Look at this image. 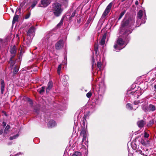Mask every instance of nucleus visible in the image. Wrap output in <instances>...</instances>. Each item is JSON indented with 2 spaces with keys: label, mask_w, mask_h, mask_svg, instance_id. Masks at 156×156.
Listing matches in <instances>:
<instances>
[{
  "label": "nucleus",
  "mask_w": 156,
  "mask_h": 156,
  "mask_svg": "<svg viewBox=\"0 0 156 156\" xmlns=\"http://www.w3.org/2000/svg\"><path fill=\"white\" fill-rule=\"evenodd\" d=\"M63 19H62L60 20V22L57 25V27H60L61 25L63 24Z\"/></svg>",
  "instance_id": "35"
},
{
  "label": "nucleus",
  "mask_w": 156,
  "mask_h": 156,
  "mask_svg": "<svg viewBox=\"0 0 156 156\" xmlns=\"http://www.w3.org/2000/svg\"><path fill=\"white\" fill-rule=\"evenodd\" d=\"M92 61L93 62V65H92V67H93V66L94 63V60L93 58H92Z\"/></svg>",
  "instance_id": "51"
},
{
  "label": "nucleus",
  "mask_w": 156,
  "mask_h": 156,
  "mask_svg": "<svg viewBox=\"0 0 156 156\" xmlns=\"http://www.w3.org/2000/svg\"><path fill=\"white\" fill-rule=\"evenodd\" d=\"M112 2H111L109 4L104 12L102 16V17H105L108 14L112 8Z\"/></svg>",
  "instance_id": "6"
},
{
  "label": "nucleus",
  "mask_w": 156,
  "mask_h": 156,
  "mask_svg": "<svg viewBox=\"0 0 156 156\" xmlns=\"http://www.w3.org/2000/svg\"><path fill=\"white\" fill-rule=\"evenodd\" d=\"M14 56V55L13 56H11V58H10V60L9 61V63L10 64V67L12 69L13 67V66L15 64V61L13 59V58Z\"/></svg>",
  "instance_id": "15"
},
{
  "label": "nucleus",
  "mask_w": 156,
  "mask_h": 156,
  "mask_svg": "<svg viewBox=\"0 0 156 156\" xmlns=\"http://www.w3.org/2000/svg\"><path fill=\"white\" fill-rule=\"evenodd\" d=\"M81 135L83 136V139L81 142V144L83 146H84V145H88V142L87 140H86V137L87 136V133L86 129L85 127L82 129L81 132Z\"/></svg>",
  "instance_id": "4"
},
{
  "label": "nucleus",
  "mask_w": 156,
  "mask_h": 156,
  "mask_svg": "<svg viewBox=\"0 0 156 156\" xmlns=\"http://www.w3.org/2000/svg\"><path fill=\"white\" fill-rule=\"evenodd\" d=\"M126 108L128 109H129V110H132V109H134V110H136V108L135 109H133V108L132 106V105L130 104V103H128L126 105Z\"/></svg>",
  "instance_id": "25"
},
{
  "label": "nucleus",
  "mask_w": 156,
  "mask_h": 156,
  "mask_svg": "<svg viewBox=\"0 0 156 156\" xmlns=\"http://www.w3.org/2000/svg\"><path fill=\"white\" fill-rule=\"evenodd\" d=\"M10 128V126L9 125H8L6 127L4 131V135L5 136L6 135L8 134L9 132V129Z\"/></svg>",
  "instance_id": "20"
},
{
  "label": "nucleus",
  "mask_w": 156,
  "mask_h": 156,
  "mask_svg": "<svg viewBox=\"0 0 156 156\" xmlns=\"http://www.w3.org/2000/svg\"><path fill=\"white\" fill-rule=\"evenodd\" d=\"M18 70H19V69H18V66L17 65H16L15 66V67H14V68L13 72V73L14 74H16L17 73V72L18 71Z\"/></svg>",
  "instance_id": "27"
},
{
  "label": "nucleus",
  "mask_w": 156,
  "mask_h": 156,
  "mask_svg": "<svg viewBox=\"0 0 156 156\" xmlns=\"http://www.w3.org/2000/svg\"><path fill=\"white\" fill-rule=\"evenodd\" d=\"M91 93L90 92L86 94L87 97L88 98H90V97L91 96Z\"/></svg>",
  "instance_id": "39"
},
{
  "label": "nucleus",
  "mask_w": 156,
  "mask_h": 156,
  "mask_svg": "<svg viewBox=\"0 0 156 156\" xmlns=\"http://www.w3.org/2000/svg\"><path fill=\"white\" fill-rule=\"evenodd\" d=\"M146 141L147 143V145L148 144H149V141L148 140H146Z\"/></svg>",
  "instance_id": "49"
},
{
  "label": "nucleus",
  "mask_w": 156,
  "mask_h": 156,
  "mask_svg": "<svg viewBox=\"0 0 156 156\" xmlns=\"http://www.w3.org/2000/svg\"><path fill=\"white\" fill-rule=\"evenodd\" d=\"M68 79V76L67 75H64L61 78V80L62 81H66Z\"/></svg>",
  "instance_id": "28"
},
{
  "label": "nucleus",
  "mask_w": 156,
  "mask_h": 156,
  "mask_svg": "<svg viewBox=\"0 0 156 156\" xmlns=\"http://www.w3.org/2000/svg\"><path fill=\"white\" fill-rule=\"evenodd\" d=\"M6 125V123L5 122H2V125L3 126H5Z\"/></svg>",
  "instance_id": "46"
},
{
  "label": "nucleus",
  "mask_w": 156,
  "mask_h": 156,
  "mask_svg": "<svg viewBox=\"0 0 156 156\" xmlns=\"http://www.w3.org/2000/svg\"><path fill=\"white\" fill-rule=\"evenodd\" d=\"M152 71L154 72V73H155V75H156V67L155 68L153 69Z\"/></svg>",
  "instance_id": "44"
},
{
  "label": "nucleus",
  "mask_w": 156,
  "mask_h": 156,
  "mask_svg": "<svg viewBox=\"0 0 156 156\" xmlns=\"http://www.w3.org/2000/svg\"><path fill=\"white\" fill-rule=\"evenodd\" d=\"M132 31V29L129 28V20L124 19L121 23L120 34L123 37H127Z\"/></svg>",
  "instance_id": "1"
},
{
  "label": "nucleus",
  "mask_w": 156,
  "mask_h": 156,
  "mask_svg": "<svg viewBox=\"0 0 156 156\" xmlns=\"http://www.w3.org/2000/svg\"><path fill=\"white\" fill-rule=\"evenodd\" d=\"M143 15V12L142 10H140L138 12L137 17L138 19H140L142 16Z\"/></svg>",
  "instance_id": "24"
},
{
  "label": "nucleus",
  "mask_w": 156,
  "mask_h": 156,
  "mask_svg": "<svg viewBox=\"0 0 156 156\" xmlns=\"http://www.w3.org/2000/svg\"><path fill=\"white\" fill-rule=\"evenodd\" d=\"M154 120L152 119L149 121V123L147 124V126H150L154 123Z\"/></svg>",
  "instance_id": "33"
},
{
  "label": "nucleus",
  "mask_w": 156,
  "mask_h": 156,
  "mask_svg": "<svg viewBox=\"0 0 156 156\" xmlns=\"http://www.w3.org/2000/svg\"><path fill=\"white\" fill-rule=\"evenodd\" d=\"M53 83L51 81H49L48 84V87L46 89V91L47 92H48L52 87Z\"/></svg>",
  "instance_id": "18"
},
{
  "label": "nucleus",
  "mask_w": 156,
  "mask_h": 156,
  "mask_svg": "<svg viewBox=\"0 0 156 156\" xmlns=\"http://www.w3.org/2000/svg\"><path fill=\"white\" fill-rule=\"evenodd\" d=\"M30 14H27L25 17V19H28L30 17Z\"/></svg>",
  "instance_id": "42"
},
{
  "label": "nucleus",
  "mask_w": 156,
  "mask_h": 156,
  "mask_svg": "<svg viewBox=\"0 0 156 156\" xmlns=\"http://www.w3.org/2000/svg\"><path fill=\"white\" fill-rule=\"evenodd\" d=\"M45 87H42L41 88L38 89V91L39 93L41 94L43 93L44 91Z\"/></svg>",
  "instance_id": "34"
},
{
  "label": "nucleus",
  "mask_w": 156,
  "mask_h": 156,
  "mask_svg": "<svg viewBox=\"0 0 156 156\" xmlns=\"http://www.w3.org/2000/svg\"><path fill=\"white\" fill-rule=\"evenodd\" d=\"M99 88L98 90V93L101 96L103 94L106 90V86L103 82H100L99 84Z\"/></svg>",
  "instance_id": "5"
},
{
  "label": "nucleus",
  "mask_w": 156,
  "mask_h": 156,
  "mask_svg": "<svg viewBox=\"0 0 156 156\" xmlns=\"http://www.w3.org/2000/svg\"><path fill=\"white\" fill-rule=\"evenodd\" d=\"M149 134L147 133L146 132H145L144 133V137L145 138H148L149 136Z\"/></svg>",
  "instance_id": "40"
},
{
  "label": "nucleus",
  "mask_w": 156,
  "mask_h": 156,
  "mask_svg": "<svg viewBox=\"0 0 156 156\" xmlns=\"http://www.w3.org/2000/svg\"><path fill=\"white\" fill-rule=\"evenodd\" d=\"M10 52L12 54V56H13L14 55L15 56V54L16 52V48L15 47L12 48L10 49Z\"/></svg>",
  "instance_id": "22"
},
{
  "label": "nucleus",
  "mask_w": 156,
  "mask_h": 156,
  "mask_svg": "<svg viewBox=\"0 0 156 156\" xmlns=\"http://www.w3.org/2000/svg\"><path fill=\"white\" fill-rule=\"evenodd\" d=\"M21 154V153H20H20H17V154H16L15 155H14V156H17V155H19V154Z\"/></svg>",
  "instance_id": "53"
},
{
  "label": "nucleus",
  "mask_w": 156,
  "mask_h": 156,
  "mask_svg": "<svg viewBox=\"0 0 156 156\" xmlns=\"http://www.w3.org/2000/svg\"><path fill=\"white\" fill-rule=\"evenodd\" d=\"M106 34H105L103 35L102 37L100 43V45H103L105 44V39L106 38Z\"/></svg>",
  "instance_id": "17"
},
{
  "label": "nucleus",
  "mask_w": 156,
  "mask_h": 156,
  "mask_svg": "<svg viewBox=\"0 0 156 156\" xmlns=\"http://www.w3.org/2000/svg\"><path fill=\"white\" fill-rule=\"evenodd\" d=\"M48 39V37H46L45 38V42H47Z\"/></svg>",
  "instance_id": "48"
},
{
  "label": "nucleus",
  "mask_w": 156,
  "mask_h": 156,
  "mask_svg": "<svg viewBox=\"0 0 156 156\" xmlns=\"http://www.w3.org/2000/svg\"><path fill=\"white\" fill-rule=\"evenodd\" d=\"M19 36V34H17L16 35V37H18Z\"/></svg>",
  "instance_id": "55"
},
{
  "label": "nucleus",
  "mask_w": 156,
  "mask_h": 156,
  "mask_svg": "<svg viewBox=\"0 0 156 156\" xmlns=\"http://www.w3.org/2000/svg\"><path fill=\"white\" fill-rule=\"evenodd\" d=\"M39 0H30V7L33 9L36 5Z\"/></svg>",
  "instance_id": "14"
},
{
  "label": "nucleus",
  "mask_w": 156,
  "mask_h": 156,
  "mask_svg": "<svg viewBox=\"0 0 156 156\" xmlns=\"http://www.w3.org/2000/svg\"><path fill=\"white\" fill-rule=\"evenodd\" d=\"M11 144V143H9V144H8V145H10V144Z\"/></svg>",
  "instance_id": "59"
},
{
  "label": "nucleus",
  "mask_w": 156,
  "mask_h": 156,
  "mask_svg": "<svg viewBox=\"0 0 156 156\" xmlns=\"http://www.w3.org/2000/svg\"><path fill=\"white\" fill-rule=\"evenodd\" d=\"M24 2L22 3L20 5V6L22 7L24 5Z\"/></svg>",
  "instance_id": "52"
},
{
  "label": "nucleus",
  "mask_w": 156,
  "mask_h": 156,
  "mask_svg": "<svg viewBox=\"0 0 156 156\" xmlns=\"http://www.w3.org/2000/svg\"><path fill=\"white\" fill-rule=\"evenodd\" d=\"M18 18V15H16L13 18L12 23H14L16 22L17 21Z\"/></svg>",
  "instance_id": "26"
},
{
  "label": "nucleus",
  "mask_w": 156,
  "mask_h": 156,
  "mask_svg": "<svg viewBox=\"0 0 156 156\" xmlns=\"http://www.w3.org/2000/svg\"><path fill=\"white\" fill-rule=\"evenodd\" d=\"M1 93L3 94L4 93V91L5 90V83L4 81L3 80H1Z\"/></svg>",
  "instance_id": "16"
},
{
  "label": "nucleus",
  "mask_w": 156,
  "mask_h": 156,
  "mask_svg": "<svg viewBox=\"0 0 156 156\" xmlns=\"http://www.w3.org/2000/svg\"><path fill=\"white\" fill-rule=\"evenodd\" d=\"M19 135L18 134H16V135H15L13 136H10L9 137V140H12L15 139L17 138V137H18Z\"/></svg>",
  "instance_id": "30"
},
{
  "label": "nucleus",
  "mask_w": 156,
  "mask_h": 156,
  "mask_svg": "<svg viewBox=\"0 0 156 156\" xmlns=\"http://www.w3.org/2000/svg\"><path fill=\"white\" fill-rule=\"evenodd\" d=\"M81 153L79 151H76L73 154L72 156H81Z\"/></svg>",
  "instance_id": "29"
},
{
  "label": "nucleus",
  "mask_w": 156,
  "mask_h": 156,
  "mask_svg": "<svg viewBox=\"0 0 156 156\" xmlns=\"http://www.w3.org/2000/svg\"><path fill=\"white\" fill-rule=\"evenodd\" d=\"M142 108L143 110L145 112H148V106H147L145 105H142Z\"/></svg>",
  "instance_id": "23"
},
{
  "label": "nucleus",
  "mask_w": 156,
  "mask_h": 156,
  "mask_svg": "<svg viewBox=\"0 0 156 156\" xmlns=\"http://www.w3.org/2000/svg\"><path fill=\"white\" fill-rule=\"evenodd\" d=\"M3 133V130H0V134H2Z\"/></svg>",
  "instance_id": "50"
},
{
  "label": "nucleus",
  "mask_w": 156,
  "mask_h": 156,
  "mask_svg": "<svg viewBox=\"0 0 156 156\" xmlns=\"http://www.w3.org/2000/svg\"><path fill=\"white\" fill-rule=\"evenodd\" d=\"M138 91L134 90L133 91H129L128 92V93L129 94H131L133 95H136L138 93Z\"/></svg>",
  "instance_id": "21"
},
{
  "label": "nucleus",
  "mask_w": 156,
  "mask_h": 156,
  "mask_svg": "<svg viewBox=\"0 0 156 156\" xmlns=\"http://www.w3.org/2000/svg\"><path fill=\"white\" fill-rule=\"evenodd\" d=\"M126 12V10H124L120 13L119 17L118 18V20H119L122 17V16L125 14Z\"/></svg>",
  "instance_id": "31"
},
{
  "label": "nucleus",
  "mask_w": 156,
  "mask_h": 156,
  "mask_svg": "<svg viewBox=\"0 0 156 156\" xmlns=\"http://www.w3.org/2000/svg\"><path fill=\"white\" fill-rule=\"evenodd\" d=\"M146 122L144 120H141L137 122V124L140 128H142L146 124Z\"/></svg>",
  "instance_id": "13"
},
{
  "label": "nucleus",
  "mask_w": 156,
  "mask_h": 156,
  "mask_svg": "<svg viewBox=\"0 0 156 156\" xmlns=\"http://www.w3.org/2000/svg\"><path fill=\"white\" fill-rule=\"evenodd\" d=\"M52 10L54 15L58 16L61 14L62 9L61 8V5L58 3H56L53 5Z\"/></svg>",
  "instance_id": "2"
},
{
  "label": "nucleus",
  "mask_w": 156,
  "mask_h": 156,
  "mask_svg": "<svg viewBox=\"0 0 156 156\" xmlns=\"http://www.w3.org/2000/svg\"><path fill=\"white\" fill-rule=\"evenodd\" d=\"M35 28L34 26L31 27L27 32V36L33 37L35 34Z\"/></svg>",
  "instance_id": "7"
},
{
  "label": "nucleus",
  "mask_w": 156,
  "mask_h": 156,
  "mask_svg": "<svg viewBox=\"0 0 156 156\" xmlns=\"http://www.w3.org/2000/svg\"><path fill=\"white\" fill-rule=\"evenodd\" d=\"M62 68V65L61 64H60L58 65V68L57 72L58 74L59 75L60 73V71Z\"/></svg>",
  "instance_id": "32"
},
{
  "label": "nucleus",
  "mask_w": 156,
  "mask_h": 156,
  "mask_svg": "<svg viewBox=\"0 0 156 156\" xmlns=\"http://www.w3.org/2000/svg\"><path fill=\"white\" fill-rule=\"evenodd\" d=\"M5 116H6V113H5Z\"/></svg>",
  "instance_id": "60"
},
{
  "label": "nucleus",
  "mask_w": 156,
  "mask_h": 156,
  "mask_svg": "<svg viewBox=\"0 0 156 156\" xmlns=\"http://www.w3.org/2000/svg\"><path fill=\"white\" fill-rule=\"evenodd\" d=\"M98 45L97 44H95L94 46V51L95 52L96 54H97L98 50Z\"/></svg>",
  "instance_id": "38"
},
{
  "label": "nucleus",
  "mask_w": 156,
  "mask_h": 156,
  "mask_svg": "<svg viewBox=\"0 0 156 156\" xmlns=\"http://www.w3.org/2000/svg\"><path fill=\"white\" fill-rule=\"evenodd\" d=\"M50 3V0H41V4L39 6L42 7H45L48 6Z\"/></svg>",
  "instance_id": "8"
},
{
  "label": "nucleus",
  "mask_w": 156,
  "mask_h": 156,
  "mask_svg": "<svg viewBox=\"0 0 156 156\" xmlns=\"http://www.w3.org/2000/svg\"><path fill=\"white\" fill-rule=\"evenodd\" d=\"M76 11H74L72 13H71L70 15H69L68 13L66 14V17L69 20L70 22L72 21L73 18L76 15Z\"/></svg>",
  "instance_id": "10"
},
{
  "label": "nucleus",
  "mask_w": 156,
  "mask_h": 156,
  "mask_svg": "<svg viewBox=\"0 0 156 156\" xmlns=\"http://www.w3.org/2000/svg\"><path fill=\"white\" fill-rule=\"evenodd\" d=\"M102 64L101 62H97V66L100 70L101 69Z\"/></svg>",
  "instance_id": "36"
},
{
  "label": "nucleus",
  "mask_w": 156,
  "mask_h": 156,
  "mask_svg": "<svg viewBox=\"0 0 156 156\" xmlns=\"http://www.w3.org/2000/svg\"><path fill=\"white\" fill-rule=\"evenodd\" d=\"M156 110V106L152 104H150L148 105V112H153Z\"/></svg>",
  "instance_id": "11"
},
{
  "label": "nucleus",
  "mask_w": 156,
  "mask_h": 156,
  "mask_svg": "<svg viewBox=\"0 0 156 156\" xmlns=\"http://www.w3.org/2000/svg\"><path fill=\"white\" fill-rule=\"evenodd\" d=\"M154 88L155 89H156V85H155L154 86Z\"/></svg>",
  "instance_id": "56"
},
{
  "label": "nucleus",
  "mask_w": 156,
  "mask_h": 156,
  "mask_svg": "<svg viewBox=\"0 0 156 156\" xmlns=\"http://www.w3.org/2000/svg\"><path fill=\"white\" fill-rule=\"evenodd\" d=\"M141 144L143 145L146 146L147 145L146 142L145 140H144L142 139L140 141Z\"/></svg>",
  "instance_id": "37"
},
{
  "label": "nucleus",
  "mask_w": 156,
  "mask_h": 156,
  "mask_svg": "<svg viewBox=\"0 0 156 156\" xmlns=\"http://www.w3.org/2000/svg\"><path fill=\"white\" fill-rule=\"evenodd\" d=\"M81 19H80L79 20L77 19V23H80L81 22Z\"/></svg>",
  "instance_id": "47"
},
{
  "label": "nucleus",
  "mask_w": 156,
  "mask_h": 156,
  "mask_svg": "<svg viewBox=\"0 0 156 156\" xmlns=\"http://www.w3.org/2000/svg\"><path fill=\"white\" fill-rule=\"evenodd\" d=\"M63 43L62 40H60L55 44V48L56 49L59 50L63 47Z\"/></svg>",
  "instance_id": "9"
},
{
  "label": "nucleus",
  "mask_w": 156,
  "mask_h": 156,
  "mask_svg": "<svg viewBox=\"0 0 156 156\" xmlns=\"http://www.w3.org/2000/svg\"><path fill=\"white\" fill-rule=\"evenodd\" d=\"M135 4L136 5L138 4V1H136L135 2Z\"/></svg>",
  "instance_id": "54"
},
{
  "label": "nucleus",
  "mask_w": 156,
  "mask_h": 156,
  "mask_svg": "<svg viewBox=\"0 0 156 156\" xmlns=\"http://www.w3.org/2000/svg\"><path fill=\"white\" fill-rule=\"evenodd\" d=\"M145 22V21H144V22H142V23H144Z\"/></svg>",
  "instance_id": "58"
},
{
  "label": "nucleus",
  "mask_w": 156,
  "mask_h": 156,
  "mask_svg": "<svg viewBox=\"0 0 156 156\" xmlns=\"http://www.w3.org/2000/svg\"><path fill=\"white\" fill-rule=\"evenodd\" d=\"M30 44V41H26V44L27 46H29Z\"/></svg>",
  "instance_id": "43"
},
{
  "label": "nucleus",
  "mask_w": 156,
  "mask_h": 156,
  "mask_svg": "<svg viewBox=\"0 0 156 156\" xmlns=\"http://www.w3.org/2000/svg\"><path fill=\"white\" fill-rule=\"evenodd\" d=\"M11 10L12 12L13 13L14 12L13 10L12 9H11Z\"/></svg>",
  "instance_id": "57"
},
{
  "label": "nucleus",
  "mask_w": 156,
  "mask_h": 156,
  "mask_svg": "<svg viewBox=\"0 0 156 156\" xmlns=\"http://www.w3.org/2000/svg\"><path fill=\"white\" fill-rule=\"evenodd\" d=\"M56 125V123L55 121L51 120L48 123V127L49 128H52L55 126Z\"/></svg>",
  "instance_id": "12"
},
{
  "label": "nucleus",
  "mask_w": 156,
  "mask_h": 156,
  "mask_svg": "<svg viewBox=\"0 0 156 156\" xmlns=\"http://www.w3.org/2000/svg\"><path fill=\"white\" fill-rule=\"evenodd\" d=\"M124 44V42L123 39L121 38H119L117 40L116 43L114 45V48L115 50L117 52L125 47V46H123Z\"/></svg>",
  "instance_id": "3"
},
{
  "label": "nucleus",
  "mask_w": 156,
  "mask_h": 156,
  "mask_svg": "<svg viewBox=\"0 0 156 156\" xmlns=\"http://www.w3.org/2000/svg\"><path fill=\"white\" fill-rule=\"evenodd\" d=\"M135 23V21L134 20H129V28L132 29L133 30V28L134 27Z\"/></svg>",
  "instance_id": "19"
},
{
  "label": "nucleus",
  "mask_w": 156,
  "mask_h": 156,
  "mask_svg": "<svg viewBox=\"0 0 156 156\" xmlns=\"http://www.w3.org/2000/svg\"><path fill=\"white\" fill-rule=\"evenodd\" d=\"M140 153L143 156H147V155H145L144 153H143L141 151H140Z\"/></svg>",
  "instance_id": "45"
},
{
  "label": "nucleus",
  "mask_w": 156,
  "mask_h": 156,
  "mask_svg": "<svg viewBox=\"0 0 156 156\" xmlns=\"http://www.w3.org/2000/svg\"><path fill=\"white\" fill-rule=\"evenodd\" d=\"M139 103H140V101H135L134 102V104L135 105H138Z\"/></svg>",
  "instance_id": "41"
}]
</instances>
